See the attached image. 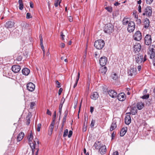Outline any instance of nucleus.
<instances>
[{
  "label": "nucleus",
  "instance_id": "56",
  "mask_svg": "<svg viewBox=\"0 0 155 155\" xmlns=\"http://www.w3.org/2000/svg\"><path fill=\"white\" fill-rule=\"evenodd\" d=\"M66 118H67L66 117L64 116L62 123H64L66 121Z\"/></svg>",
  "mask_w": 155,
  "mask_h": 155
},
{
  "label": "nucleus",
  "instance_id": "26",
  "mask_svg": "<svg viewBox=\"0 0 155 155\" xmlns=\"http://www.w3.org/2000/svg\"><path fill=\"white\" fill-rule=\"evenodd\" d=\"M22 72L23 74L28 75L30 73V71L28 68H25L22 70Z\"/></svg>",
  "mask_w": 155,
  "mask_h": 155
},
{
  "label": "nucleus",
  "instance_id": "61",
  "mask_svg": "<svg viewBox=\"0 0 155 155\" xmlns=\"http://www.w3.org/2000/svg\"><path fill=\"white\" fill-rule=\"evenodd\" d=\"M147 55H146L145 54L143 57V62L147 60Z\"/></svg>",
  "mask_w": 155,
  "mask_h": 155
},
{
  "label": "nucleus",
  "instance_id": "14",
  "mask_svg": "<svg viewBox=\"0 0 155 155\" xmlns=\"http://www.w3.org/2000/svg\"><path fill=\"white\" fill-rule=\"evenodd\" d=\"M15 24L14 21H8L5 24V27L7 28H11L14 26Z\"/></svg>",
  "mask_w": 155,
  "mask_h": 155
},
{
  "label": "nucleus",
  "instance_id": "17",
  "mask_svg": "<svg viewBox=\"0 0 155 155\" xmlns=\"http://www.w3.org/2000/svg\"><path fill=\"white\" fill-rule=\"evenodd\" d=\"M12 71L15 73L19 72L21 69V68L19 65H13L12 68Z\"/></svg>",
  "mask_w": 155,
  "mask_h": 155
},
{
  "label": "nucleus",
  "instance_id": "53",
  "mask_svg": "<svg viewBox=\"0 0 155 155\" xmlns=\"http://www.w3.org/2000/svg\"><path fill=\"white\" fill-rule=\"evenodd\" d=\"M115 133L114 131H113L111 134L112 139H113V138L115 137Z\"/></svg>",
  "mask_w": 155,
  "mask_h": 155
},
{
  "label": "nucleus",
  "instance_id": "3",
  "mask_svg": "<svg viewBox=\"0 0 155 155\" xmlns=\"http://www.w3.org/2000/svg\"><path fill=\"white\" fill-rule=\"evenodd\" d=\"M105 43L104 40L99 39L96 41L94 43L95 47L98 49H101L104 46Z\"/></svg>",
  "mask_w": 155,
  "mask_h": 155
},
{
  "label": "nucleus",
  "instance_id": "20",
  "mask_svg": "<svg viewBox=\"0 0 155 155\" xmlns=\"http://www.w3.org/2000/svg\"><path fill=\"white\" fill-rule=\"evenodd\" d=\"M143 25L144 27L146 29H147L149 26L150 21L148 18H146L144 20Z\"/></svg>",
  "mask_w": 155,
  "mask_h": 155
},
{
  "label": "nucleus",
  "instance_id": "49",
  "mask_svg": "<svg viewBox=\"0 0 155 155\" xmlns=\"http://www.w3.org/2000/svg\"><path fill=\"white\" fill-rule=\"evenodd\" d=\"M153 1V0H146L147 4L149 5Z\"/></svg>",
  "mask_w": 155,
  "mask_h": 155
},
{
  "label": "nucleus",
  "instance_id": "33",
  "mask_svg": "<svg viewBox=\"0 0 155 155\" xmlns=\"http://www.w3.org/2000/svg\"><path fill=\"white\" fill-rule=\"evenodd\" d=\"M80 73L79 72H78V74L77 75V76L76 77L75 82V83L74 85V86H73V87L74 88H75L77 85L78 81L80 78Z\"/></svg>",
  "mask_w": 155,
  "mask_h": 155
},
{
  "label": "nucleus",
  "instance_id": "11",
  "mask_svg": "<svg viewBox=\"0 0 155 155\" xmlns=\"http://www.w3.org/2000/svg\"><path fill=\"white\" fill-rule=\"evenodd\" d=\"M141 46L140 43H136L133 47V51L134 52L138 53L141 50Z\"/></svg>",
  "mask_w": 155,
  "mask_h": 155
},
{
  "label": "nucleus",
  "instance_id": "50",
  "mask_svg": "<svg viewBox=\"0 0 155 155\" xmlns=\"http://www.w3.org/2000/svg\"><path fill=\"white\" fill-rule=\"evenodd\" d=\"M73 134V132L72 130H70L69 132V134L68 135V137L69 138H70L71 136Z\"/></svg>",
  "mask_w": 155,
  "mask_h": 155
},
{
  "label": "nucleus",
  "instance_id": "1",
  "mask_svg": "<svg viewBox=\"0 0 155 155\" xmlns=\"http://www.w3.org/2000/svg\"><path fill=\"white\" fill-rule=\"evenodd\" d=\"M39 142L38 139L37 138H35L32 142L29 143L31 149L32 153H34L35 149H36V148L39 147Z\"/></svg>",
  "mask_w": 155,
  "mask_h": 155
},
{
  "label": "nucleus",
  "instance_id": "5",
  "mask_svg": "<svg viewBox=\"0 0 155 155\" xmlns=\"http://www.w3.org/2000/svg\"><path fill=\"white\" fill-rule=\"evenodd\" d=\"M152 9L151 7L150 6L146 7L144 10V12L142 14L143 15H146L149 17L152 15Z\"/></svg>",
  "mask_w": 155,
  "mask_h": 155
},
{
  "label": "nucleus",
  "instance_id": "35",
  "mask_svg": "<svg viewBox=\"0 0 155 155\" xmlns=\"http://www.w3.org/2000/svg\"><path fill=\"white\" fill-rule=\"evenodd\" d=\"M18 3L19 4V9L20 10H22L23 8V4L22 0H19Z\"/></svg>",
  "mask_w": 155,
  "mask_h": 155
},
{
  "label": "nucleus",
  "instance_id": "57",
  "mask_svg": "<svg viewBox=\"0 0 155 155\" xmlns=\"http://www.w3.org/2000/svg\"><path fill=\"white\" fill-rule=\"evenodd\" d=\"M47 114L49 115H51V112L48 109L47 110Z\"/></svg>",
  "mask_w": 155,
  "mask_h": 155
},
{
  "label": "nucleus",
  "instance_id": "4",
  "mask_svg": "<svg viewBox=\"0 0 155 155\" xmlns=\"http://www.w3.org/2000/svg\"><path fill=\"white\" fill-rule=\"evenodd\" d=\"M114 26L111 23H108L105 25L104 31L107 34H110L114 31Z\"/></svg>",
  "mask_w": 155,
  "mask_h": 155
},
{
  "label": "nucleus",
  "instance_id": "28",
  "mask_svg": "<svg viewBox=\"0 0 155 155\" xmlns=\"http://www.w3.org/2000/svg\"><path fill=\"white\" fill-rule=\"evenodd\" d=\"M63 102L62 103L61 102V103L60 104L59 106V113L60 114V116L61 115V112H62V108L63 106V104L64 103V101H65V99H63V98H62L61 99V101H62L63 100Z\"/></svg>",
  "mask_w": 155,
  "mask_h": 155
},
{
  "label": "nucleus",
  "instance_id": "8",
  "mask_svg": "<svg viewBox=\"0 0 155 155\" xmlns=\"http://www.w3.org/2000/svg\"><path fill=\"white\" fill-rule=\"evenodd\" d=\"M133 38L135 41H140L142 38L141 33L139 31H136L133 35Z\"/></svg>",
  "mask_w": 155,
  "mask_h": 155
},
{
  "label": "nucleus",
  "instance_id": "37",
  "mask_svg": "<svg viewBox=\"0 0 155 155\" xmlns=\"http://www.w3.org/2000/svg\"><path fill=\"white\" fill-rule=\"evenodd\" d=\"M128 19L127 18H124L122 20L123 24L124 25H127L129 23Z\"/></svg>",
  "mask_w": 155,
  "mask_h": 155
},
{
  "label": "nucleus",
  "instance_id": "38",
  "mask_svg": "<svg viewBox=\"0 0 155 155\" xmlns=\"http://www.w3.org/2000/svg\"><path fill=\"white\" fill-rule=\"evenodd\" d=\"M105 9H106L107 11L110 12H112V7H106L105 8Z\"/></svg>",
  "mask_w": 155,
  "mask_h": 155
},
{
  "label": "nucleus",
  "instance_id": "40",
  "mask_svg": "<svg viewBox=\"0 0 155 155\" xmlns=\"http://www.w3.org/2000/svg\"><path fill=\"white\" fill-rule=\"evenodd\" d=\"M61 2V1L59 2L58 0H56L55 2L54 6L56 7H57L58 5V4H59V5H60Z\"/></svg>",
  "mask_w": 155,
  "mask_h": 155
},
{
  "label": "nucleus",
  "instance_id": "62",
  "mask_svg": "<svg viewBox=\"0 0 155 155\" xmlns=\"http://www.w3.org/2000/svg\"><path fill=\"white\" fill-rule=\"evenodd\" d=\"M119 153L117 151H116L115 152H114L113 154V155H118Z\"/></svg>",
  "mask_w": 155,
  "mask_h": 155
},
{
  "label": "nucleus",
  "instance_id": "12",
  "mask_svg": "<svg viewBox=\"0 0 155 155\" xmlns=\"http://www.w3.org/2000/svg\"><path fill=\"white\" fill-rule=\"evenodd\" d=\"M107 62V57L105 56L101 57L99 60V63L101 66H105Z\"/></svg>",
  "mask_w": 155,
  "mask_h": 155
},
{
  "label": "nucleus",
  "instance_id": "54",
  "mask_svg": "<svg viewBox=\"0 0 155 155\" xmlns=\"http://www.w3.org/2000/svg\"><path fill=\"white\" fill-rule=\"evenodd\" d=\"M61 39L62 40H64V37H65V35H63V33L62 32H61Z\"/></svg>",
  "mask_w": 155,
  "mask_h": 155
},
{
  "label": "nucleus",
  "instance_id": "22",
  "mask_svg": "<svg viewBox=\"0 0 155 155\" xmlns=\"http://www.w3.org/2000/svg\"><path fill=\"white\" fill-rule=\"evenodd\" d=\"M99 97V95L97 92H94L92 93L91 96V98L93 100H96Z\"/></svg>",
  "mask_w": 155,
  "mask_h": 155
},
{
  "label": "nucleus",
  "instance_id": "36",
  "mask_svg": "<svg viewBox=\"0 0 155 155\" xmlns=\"http://www.w3.org/2000/svg\"><path fill=\"white\" fill-rule=\"evenodd\" d=\"M100 143V142L99 141H97L94 144V147H95L96 149H98L100 147L101 145L99 144Z\"/></svg>",
  "mask_w": 155,
  "mask_h": 155
},
{
  "label": "nucleus",
  "instance_id": "6",
  "mask_svg": "<svg viewBox=\"0 0 155 155\" xmlns=\"http://www.w3.org/2000/svg\"><path fill=\"white\" fill-rule=\"evenodd\" d=\"M134 57L135 61L138 64H140L143 62V56L140 54L135 55Z\"/></svg>",
  "mask_w": 155,
  "mask_h": 155
},
{
  "label": "nucleus",
  "instance_id": "24",
  "mask_svg": "<svg viewBox=\"0 0 155 155\" xmlns=\"http://www.w3.org/2000/svg\"><path fill=\"white\" fill-rule=\"evenodd\" d=\"M116 123L117 122L115 121H114L113 122L110 128V131H112L116 128L117 127Z\"/></svg>",
  "mask_w": 155,
  "mask_h": 155
},
{
  "label": "nucleus",
  "instance_id": "52",
  "mask_svg": "<svg viewBox=\"0 0 155 155\" xmlns=\"http://www.w3.org/2000/svg\"><path fill=\"white\" fill-rule=\"evenodd\" d=\"M138 11L139 13H141V6L140 5H139L138 6Z\"/></svg>",
  "mask_w": 155,
  "mask_h": 155
},
{
  "label": "nucleus",
  "instance_id": "9",
  "mask_svg": "<svg viewBox=\"0 0 155 155\" xmlns=\"http://www.w3.org/2000/svg\"><path fill=\"white\" fill-rule=\"evenodd\" d=\"M127 73L129 76H134L137 73L136 68H134V66L131 67L130 69L128 70Z\"/></svg>",
  "mask_w": 155,
  "mask_h": 155
},
{
  "label": "nucleus",
  "instance_id": "32",
  "mask_svg": "<svg viewBox=\"0 0 155 155\" xmlns=\"http://www.w3.org/2000/svg\"><path fill=\"white\" fill-rule=\"evenodd\" d=\"M31 114L30 113H29L28 114V115H27L26 117V124L28 125L29 124L30 122V118H31Z\"/></svg>",
  "mask_w": 155,
  "mask_h": 155
},
{
  "label": "nucleus",
  "instance_id": "45",
  "mask_svg": "<svg viewBox=\"0 0 155 155\" xmlns=\"http://www.w3.org/2000/svg\"><path fill=\"white\" fill-rule=\"evenodd\" d=\"M95 123V121L94 120H92L91 124V127H93L94 125V124Z\"/></svg>",
  "mask_w": 155,
  "mask_h": 155
},
{
  "label": "nucleus",
  "instance_id": "29",
  "mask_svg": "<svg viewBox=\"0 0 155 155\" xmlns=\"http://www.w3.org/2000/svg\"><path fill=\"white\" fill-rule=\"evenodd\" d=\"M127 130V127L123 128L120 132V135L121 137L123 136L126 134Z\"/></svg>",
  "mask_w": 155,
  "mask_h": 155
},
{
  "label": "nucleus",
  "instance_id": "30",
  "mask_svg": "<svg viewBox=\"0 0 155 155\" xmlns=\"http://www.w3.org/2000/svg\"><path fill=\"white\" fill-rule=\"evenodd\" d=\"M33 138V135L31 131V133L27 137V139L29 143L32 142V140Z\"/></svg>",
  "mask_w": 155,
  "mask_h": 155
},
{
  "label": "nucleus",
  "instance_id": "47",
  "mask_svg": "<svg viewBox=\"0 0 155 155\" xmlns=\"http://www.w3.org/2000/svg\"><path fill=\"white\" fill-rule=\"evenodd\" d=\"M55 82L56 84L57 85L56 87L58 88L60 87L61 86L60 83L58 81H56Z\"/></svg>",
  "mask_w": 155,
  "mask_h": 155
},
{
  "label": "nucleus",
  "instance_id": "64",
  "mask_svg": "<svg viewBox=\"0 0 155 155\" xmlns=\"http://www.w3.org/2000/svg\"><path fill=\"white\" fill-rule=\"evenodd\" d=\"M94 111V107H90V112L92 113Z\"/></svg>",
  "mask_w": 155,
  "mask_h": 155
},
{
  "label": "nucleus",
  "instance_id": "48",
  "mask_svg": "<svg viewBox=\"0 0 155 155\" xmlns=\"http://www.w3.org/2000/svg\"><path fill=\"white\" fill-rule=\"evenodd\" d=\"M35 105V102H31L30 104V107L31 109H32L33 108V107Z\"/></svg>",
  "mask_w": 155,
  "mask_h": 155
},
{
  "label": "nucleus",
  "instance_id": "41",
  "mask_svg": "<svg viewBox=\"0 0 155 155\" xmlns=\"http://www.w3.org/2000/svg\"><path fill=\"white\" fill-rule=\"evenodd\" d=\"M135 21L136 22V23L138 25H140L141 23V20L140 19H135Z\"/></svg>",
  "mask_w": 155,
  "mask_h": 155
},
{
  "label": "nucleus",
  "instance_id": "18",
  "mask_svg": "<svg viewBox=\"0 0 155 155\" xmlns=\"http://www.w3.org/2000/svg\"><path fill=\"white\" fill-rule=\"evenodd\" d=\"M111 78L114 81H117L118 80L119 77L118 74L116 73H113L111 75Z\"/></svg>",
  "mask_w": 155,
  "mask_h": 155
},
{
  "label": "nucleus",
  "instance_id": "34",
  "mask_svg": "<svg viewBox=\"0 0 155 155\" xmlns=\"http://www.w3.org/2000/svg\"><path fill=\"white\" fill-rule=\"evenodd\" d=\"M101 72L103 74H104L107 71V68L106 67L104 66V67L101 68L100 70Z\"/></svg>",
  "mask_w": 155,
  "mask_h": 155
},
{
  "label": "nucleus",
  "instance_id": "7",
  "mask_svg": "<svg viewBox=\"0 0 155 155\" xmlns=\"http://www.w3.org/2000/svg\"><path fill=\"white\" fill-rule=\"evenodd\" d=\"M135 24L134 22L130 21L128 23L127 28L128 31L130 33L133 32L135 28Z\"/></svg>",
  "mask_w": 155,
  "mask_h": 155
},
{
  "label": "nucleus",
  "instance_id": "60",
  "mask_svg": "<svg viewBox=\"0 0 155 155\" xmlns=\"http://www.w3.org/2000/svg\"><path fill=\"white\" fill-rule=\"evenodd\" d=\"M35 149H36L37 150V151L35 153V155H38V151L39 150V147L36 148Z\"/></svg>",
  "mask_w": 155,
  "mask_h": 155
},
{
  "label": "nucleus",
  "instance_id": "21",
  "mask_svg": "<svg viewBox=\"0 0 155 155\" xmlns=\"http://www.w3.org/2000/svg\"><path fill=\"white\" fill-rule=\"evenodd\" d=\"M131 122V118L130 115H127L125 118V122L127 125H129Z\"/></svg>",
  "mask_w": 155,
  "mask_h": 155
},
{
  "label": "nucleus",
  "instance_id": "27",
  "mask_svg": "<svg viewBox=\"0 0 155 155\" xmlns=\"http://www.w3.org/2000/svg\"><path fill=\"white\" fill-rule=\"evenodd\" d=\"M137 113V110L136 109V107L134 106L131 108L130 112L127 113V114H131L132 115H135Z\"/></svg>",
  "mask_w": 155,
  "mask_h": 155
},
{
  "label": "nucleus",
  "instance_id": "25",
  "mask_svg": "<svg viewBox=\"0 0 155 155\" xmlns=\"http://www.w3.org/2000/svg\"><path fill=\"white\" fill-rule=\"evenodd\" d=\"M25 135L24 133L21 132L18 134L17 137V140L18 141H21Z\"/></svg>",
  "mask_w": 155,
  "mask_h": 155
},
{
  "label": "nucleus",
  "instance_id": "19",
  "mask_svg": "<svg viewBox=\"0 0 155 155\" xmlns=\"http://www.w3.org/2000/svg\"><path fill=\"white\" fill-rule=\"evenodd\" d=\"M107 151L106 146L103 145L99 149V151L101 154H104Z\"/></svg>",
  "mask_w": 155,
  "mask_h": 155
},
{
  "label": "nucleus",
  "instance_id": "13",
  "mask_svg": "<svg viewBox=\"0 0 155 155\" xmlns=\"http://www.w3.org/2000/svg\"><path fill=\"white\" fill-rule=\"evenodd\" d=\"M27 88L28 91L32 92L34 90L35 88V86L33 83L30 82L27 84Z\"/></svg>",
  "mask_w": 155,
  "mask_h": 155
},
{
  "label": "nucleus",
  "instance_id": "59",
  "mask_svg": "<svg viewBox=\"0 0 155 155\" xmlns=\"http://www.w3.org/2000/svg\"><path fill=\"white\" fill-rule=\"evenodd\" d=\"M68 20L70 22H72L73 21L72 17L71 16H69Z\"/></svg>",
  "mask_w": 155,
  "mask_h": 155
},
{
  "label": "nucleus",
  "instance_id": "44",
  "mask_svg": "<svg viewBox=\"0 0 155 155\" xmlns=\"http://www.w3.org/2000/svg\"><path fill=\"white\" fill-rule=\"evenodd\" d=\"M32 16H31V14L29 13H27L26 14V18L27 19H29L32 18Z\"/></svg>",
  "mask_w": 155,
  "mask_h": 155
},
{
  "label": "nucleus",
  "instance_id": "63",
  "mask_svg": "<svg viewBox=\"0 0 155 155\" xmlns=\"http://www.w3.org/2000/svg\"><path fill=\"white\" fill-rule=\"evenodd\" d=\"M60 45H61V48H64L65 47V44L63 43H61Z\"/></svg>",
  "mask_w": 155,
  "mask_h": 155
},
{
  "label": "nucleus",
  "instance_id": "46",
  "mask_svg": "<svg viewBox=\"0 0 155 155\" xmlns=\"http://www.w3.org/2000/svg\"><path fill=\"white\" fill-rule=\"evenodd\" d=\"M149 97V94L145 95L142 96V98L143 99H147Z\"/></svg>",
  "mask_w": 155,
  "mask_h": 155
},
{
  "label": "nucleus",
  "instance_id": "10",
  "mask_svg": "<svg viewBox=\"0 0 155 155\" xmlns=\"http://www.w3.org/2000/svg\"><path fill=\"white\" fill-rule=\"evenodd\" d=\"M152 41L151 36L149 34H147L144 38V43L146 45H150Z\"/></svg>",
  "mask_w": 155,
  "mask_h": 155
},
{
  "label": "nucleus",
  "instance_id": "2",
  "mask_svg": "<svg viewBox=\"0 0 155 155\" xmlns=\"http://www.w3.org/2000/svg\"><path fill=\"white\" fill-rule=\"evenodd\" d=\"M148 54L150 59H153L155 57V45H150L149 48Z\"/></svg>",
  "mask_w": 155,
  "mask_h": 155
},
{
  "label": "nucleus",
  "instance_id": "42",
  "mask_svg": "<svg viewBox=\"0 0 155 155\" xmlns=\"http://www.w3.org/2000/svg\"><path fill=\"white\" fill-rule=\"evenodd\" d=\"M22 56L21 55H19V54L18 55V56L16 58L17 60L20 61H21L22 59Z\"/></svg>",
  "mask_w": 155,
  "mask_h": 155
},
{
  "label": "nucleus",
  "instance_id": "58",
  "mask_svg": "<svg viewBox=\"0 0 155 155\" xmlns=\"http://www.w3.org/2000/svg\"><path fill=\"white\" fill-rule=\"evenodd\" d=\"M56 117H53L52 118V122H51V123L53 124H55V120Z\"/></svg>",
  "mask_w": 155,
  "mask_h": 155
},
{
  "label": "nucleus",
  "instance_id": "43",
  "mask_svg": "<svg viewBox=\"0 0 155 155\" xmlns=\"http://www.w3.org/2000/svg\"><path fill=\"white\" fill-rule=\"evenodd\" d=\"M41 127V124H38L37 127L36 128V129L39 132L40 131Z\"/></svg>",
  "mask_w": 155,
  "mask_h": 155
},
{
  "label": "nucleus",
  "instance_id": "39",
  "mask_svg": "<svg viewBox=\"0 0 155 155\" xmlns=\"http://www.w3.org/2000/svg\"><path fill=\"white\" fill-rule=\"evenodd\" d=\"M68 134V130L67 129H66L64 130V134L63 135V136L64 137H67Z\"/></svg>",
  "mask_w": 155,
  "mask_h": 155
},
{
  "label": "nucleus",
  "instance_id": "31",
  "mask_svg": "<svg viewBox=\"0 0 155 155\" xmlns=\"http://www.w3.org/2000/svg\"><path fill=\"white\" fill-rule=\"evenodd\" d=\"M144 106V104L141 102L138 103L137 105V108L139 110L142 109L143 107Z\"/></svg>",
  "mask_w": 155,
  "mask_h": 155
},
{
  "label": "nucleus",
  "instance_id": "51",
  "mask_svg": "<svg viewBox=\"0 0 155 155\" xmlns=\"http://www.w3.org/2000/svg\"><path fill=\"white\" fill-rule=\"evenodd\" d=\"M63 89L61 88H60V89H59V91H58V95H60L61 94V93L63 91Z\"/></svg>",
  "mask_w": 155,
  "mask_h": 155
},
{
  "label": "nucleus",
  "instance_id": "15",
  "mask_svg": "<svg viewBox=\"0 0 155 155\" xmlns=\"http://www.w3.org/2000/svg\"><path fill=\"white\" fill-rule=\"evenodd\" d=\"M108 93L109 96L113 98L117 97V93L114 90H110L108 91Z\"/></svg>",
  "mask_w": 155,
  "mask_h": 155
},
{
  "label": "nucleus",
  "instance_id": "16",
  "mask_svg": "<svg viewBox=\"0 0 155 155\" xmlns=\"http://www.w3.org/2000/svg\"><path fill=\"white\" fill-rule=\"evenodd\" d=\"M126 95L124 93H121L117 95L118 99L120 101H123L126 99Z\"/></svg>",
  "mask_w": 155,
  "mask_h": 155
},
{
  "label": "nucleus",
  "instance_id": "55",
  "mask_svg": "<svg viewBox=\"0 0 155 155\" xmlns=\"http://www.w3.org/2000/svg\"><path fill=\"white\" fill-rule=\"evenodd\" d=\"M68 111L67 110H66L64 113V116L67 117L68 114Z\"/></svg>",
  "mask_w": 155,
  "mask_h": 155
},
{
  "label": "nucleus",
  "instance_id": "23",
  "mask_svg": "<svg viewBox=\"0 0 155 155\" xmlns=\"http://www.w3.org/2000/svg\"><path fill=\"white\" fill-rule=\"evenodd\" d=\"M54 124L51 123L48 131V134L49 135L51 136L52 133L53 129L54 127Z\"/></svg>",
  "mask_w": 155,
  "mask_h": 155
}]
</instances>
